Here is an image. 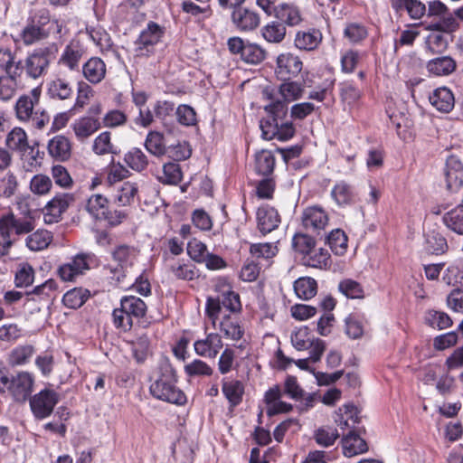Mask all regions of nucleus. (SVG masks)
<instances>
[{
  "label": "nucleus",
  "mask_w": 463,
  "mask_h": 463,
  "mask_svg": "<svg viewBox=\"0 0 463 463\" xmlns=\"http://www.w3.org/2000/svg\"><path fill=\"white\" fill-rule=\"evenodd\" d=\"M264 110L268 117L260 122L261 137L266 140L278 139L287 141L293 137L295 127L292 122H283V118L288 113L287 106L280 100L267 104Z\"/></svg>",
  "instance_id": "obj_1"
},
{
  "label": "nucleus",
  "mask_w": 463,
  "mask_h": 463,
  "mask_svg": "<svg viewBox=\"0 0 463 463\" xmlns=\"http://www.w3.org/2000/svg\"><path fill=\"white\" fill-rule=\"evenodd\" d=\"M175 371L169 365L160 367L158 377L151 383L149 391L151 395L160 401L183 405L186 402V396L177 387Z\"/></svg>",
  "instance_id": "obj_2"
},
{
  "label": "nucleus",
  "mask_w": 463,
  "mask_h": 463,
  "mask_svg": "<svg viewBox=\"0 0 463 463\" xmlns=\"http://www.w3.org/2000/svg\"><path fill=\"white\" fill-rule=\"evenodd\" d=\"M283 393L293 400H300L304 396V390L298 384L297 378L288 376L284 383L283 391L279 385L269 388L264 395V402L267 406V414L273 416L279 413H286L292 410V405L281 401Z\"/></svg>",
  "instance_id": "obj_3"
},
{
  "label": "nucleus",
  "mask_w": 463,
  "mask_h": 463,
  "mask_svg": "<svg viewBox=\"0 0 463 463\" xmlns=\"http://www.w3.org/2000/svg\"><path fill=\"white\" fill-rule=\"evenodd\" d=\"M146 305L139 298L125 296L120 300V307L113 311V322L116 327L124 331L129 330L133 326V318H141L146 313Z\"/></svg>",
  "instance_id": "obj_4"
},
{
  "label": "nucleus",
  "mask_w": 463,
  "mask_h": 463,
  "mask_svg": "<svg viewBox=\"0 0 463 463\" xmlns=\"http://www.w3.org/2000/svg\"><path fill=\"white\" fill-rule=\"evenodd\" d=\"M33 377L27 372H20L9 376L6 371L0 370V392H8L14 401L24 402L31 395Z\"/></svg>",
  "instance_id": "obj_5"
},
{
  "label": "nucleus",
  "mask_w": 463,
  "mask_h": 463,
  "mask_svg": "<svg viewBox=\"0 0 463 463\" xmlns=\"http://www.w3.org/2000/svg\"><path fill=\"white\" fill-rule=\"evenodd\" d=\"M50 63V55L46 51H34L24 60L17 61V65L20 67L19 76L23 80L24 73L26 78L38 80L47 73Z\"/></svg>",
  "instance_id": "obj_6"
},
{
  "label": "nucleus",
  "mask_w": 463,
  "mask_h": 463,
  "mask_svg": "<svg viewBox=\"0 0 463 463\" xmlns=\"http://www.w3.org/2000/svg\"><path fill=\"white\" fill-rule=\"evenodd\" d=\"M290 340L297 350H309L310 359L313 363L320 361L326 350L325 342L316 338L307 326H300L292 331Z\"/></svg>",
  "instance_id": "obj_7"
},
{
  "label": "nucleus",
  "mask_w": 463,
  "mask_h": 463,
  "mask_svg": "<svg viewBox=\"0 0 463 463\" xmlns=\"http://www.w3.org/2000/svg\"><path fill=\"white\" fill-rule=\"evenodd\" d=\"M95 256L92 253H79L71 261L61 265L57 273L62 281H74L90 269Z\"/></svg>",
  "instance_id": "obj_8"
},
{
  "label": "nucleus",
  "mask_w": 463,
  "mask_h": 463,
  "mask_svg": "<svg viewBox=\"0 0 463 463\" xmlns=\"http://www.w3.org/2000/svg\"><path fill=\"white\" fill-rule=\"evenodd\" d=\"M59 402V394L50 389L42 390L30 399V407L33 416L38 420L49 417Z\"/></svg>",
  "instance_id": "obj_9"
},
{
  "label": "nucleus",
  "mask_w": 463,
  "mask_h": 463,
  "mask_svg": "<svg viewBox=\"0 0 463 463\" xmlns=\"http://www.w3.org/2000/svg\"><path fill=\"white\" fill-rule=\"evenodd\" d=\"M86 211L97 220H108L111 224L116 225L122 222L126 217L121 212H115L117 219L114 220L112 214L109 213V201L100 194L90 195L85 205Z\"/></svg>",
  "instance_id": "obj_10"
},
{
  "label": "nucleus",
  "mask_w": 463,
  "mask_h": 463,
  "mask_svg": "<svg viewBox=\"0 0 463 463\" xmlns=\"http://www.w3.org/2000/svg\"><path fill=\"white\" fill-rule=\"evenodd\" d=\"M164 31L161 26L154 22H149L146 28L144 29L138 39L135 43V52L137 56H147L154 51V46L159 43Z\"/></svg>",
  "instance_id": "obj_11"
},
{
  "label": "nucleus",
  "mask_w": 463,
  "mask_h": 463,
  "mask_svg": "<svg viewBox=\"0 0 463 463\" xmlns=\"http://www.w3.org/2000/svg\"><path fill=\"white\" fill-rule=\"evenodd\" d=\"M74 201L71 194H59L50 200L43 210V220L47 224L58 222L61 215L67 211L70 204Z\"/></svg>",
  "instance_id": "obj_12"
},
{
  "label": "nucleus",
  "mask_w": 463,
  "mask_h": 463,
  "mask_svg": "<svg viewBox=\"0 0 463 463\" xmlns=\"http://www.w3.org/2000/svg\"><path fill=\"white\" fill-rule=\"evenodd\" d=\"M279 92L282 99H275L272 90L269 88L263 90L262 95L266 99L270 101L269 103L280 100L287 106L286 103L299 99L303 96L304 86L301 82L286 80L280 84Z\"/></svg>",
  "instance_id": "obj_13"
},
{
  "label": "nucleus",
  "mask_w": 463,
  "mask_h": 463,
  "mask_svg": "<svg viewBox=\"0 0 463 463\" xmlns=\"http://www.w3.org/2000/svg\"><path fill=\"white\" fill-rule=\"evenodd\" d=\"M300 59L289 52L282 53L277 58V77L282 80L297 76L302 71Z\"/></svg>",
  "instance_id": "obj_14"
},
{
  "label": "nucleus",
  "mask_w": 463,
  "mask_h": 463,
  "mask_svg": "<svg viewBox=\"0 0 463 463\" xmlns=\"http://www.w3.org/2000/svg\"><path fill=\"white\" fill-rule=\"evenodd\" d=\"M138 256V250L128 245L117 246L112 251V259L118 265L111 269V272H120L122 276L128 272V269L132 268Z\"/></svg>",
  "instance_id": "obj_15"
},
{
  "label": "nucleus",
  "mask_w": 463,
  "mask_h": 463,
  "mask_svg": "<svg viewBox=\"0 0 463 463\" xmlns=\"http://www.w3.org/2000/svg\"><path fill=\"white\" fill-rule=\"evenodd\" d=\"M19 71L0 73V99L7 101L12 99L19 89L24 87L19 76Z\"/></svg>",
  "instance_id": "obj_16"
},
{
  "label": "nucleus",
  "mask_w": 463,
  "mask_h": 463,
  "mask_svg": "<svg viewBox=\"0 0 463 463\" xmlns=\"http://www.w3.org/2000/svg\"><path fill=\"white\" fill-rule=\"evenodd\" d=\"M257 227L262 235H266L276 230L281 218L278 211L269 205L261 206L257 211Z\"/></svg>",
  "instance_id": "obj_17"
},
{
  "label": "nucleus",
  "mask_w": 463,
  "mask_h": 463,
  "mask_svg": "<svg viewBox=\"0 0 463 463\" xmlns=\"http://www.w3.org/2000/svg\"><path fill=\"white\" fill-rule=\"evenodd\" d=\"M328 220L326 212L319 206L307 207L302 213L303 226L312 232L324 230L328 223Z\"/></svg>",
  "instance_id": "obj_18"
},
{
  "label": "nucleus",
  "mask_w": 463,
  "mask_h": 463,
  "mask_svg": "<svg viewBox=\"0 0 463 463\" xmlns=\"http://www.w3.org/2000/svg\"><path fill=\"white\" fill-rule=\"evenodd\" d=\"M222 337L217 333H210L204 339L194 342V348L199 356L213 359L222 348Z\"/></svg>",
  "instance_id": "obj_19"
},
{
  "label": "nucleus",
  "mask_w": 463,
  "mask_h": 463,
  "mask_svg": "<svg viewBox=\"0 0 463 463\" xmlns=\"http://www.w3.org/2000/svg\"><path fill=\"white\" fill-rule=\"evenodd\" d=\"M101 126V122L97 118L80 117L73 122L71 128L76 138L84 142L97 132Z\"/></svg>",
  "instance_id": "obj_20"
},
{
  "label": "nucleus",
  "mask_w": 463,
  "mask_h": 463,
  "mask_svg": "<svg viewBox=\"0 0 463 463\" xmlns=\"http://www.w3.org/2000/svg\"><path fill=\"white\" fill-rule=\"evenodd\" d=\"M430 104L439 112L449 113L455 106V97L448 87L435 89L429 97Z\"/></svg>",
  "instance_id": "obj_21"
},
{
  "label": "nucleus",
  "mask_w": 463,
  "mask_h": 463,
  "mask_svg": "<svg viewBox=\"0 0 463 463\" xmlns=\"http://www.w3.org/2000/svg\"><path fill=\"white\" fill-rule=\"evenodd\" d=\"M447 188L451 192H458L463 185V164L452 156L446 164Z\"/></svg>",
  "instance_id": "obj_22"
},
{
  "label": "nucleus",
  "mask_w": 463,
  "mask_h": 463,
  "mask_svg": "<svg viewBox=\"0 0 463 463\" xmlns=\"http://www.w3.org/2000/svg\"><path fill=\"white\" fill-rule=\"evenodd\" d=\"M233 24L241 31H252L260 23V15L247 8L235 9L232 14Z\"/></svg>",
  "instance_id": "obj_23"
},
{
  "label": "nucleus",
  "mask_w": 463,
  "mask_h": 463,
  "mask_svg": "<svg viewBox=\"0 0 463 463\" xmlns=\"http://www.w3.org/2000/svg\"><path fill=\"white\" fill-rule=\"evenodd\" d=\"M335 421L342 430H355L360 422L359 411L353 404H345L335 412Z\"/></svg>",
  "instance_id": "obj_24"
},
{
  "label": "nucleus",
  "mask_w": 463,
  "mask_h": 463,
  "mask_svg": "<svg viewBox=\"0 0 463 463\" xmlns=\"http://www.w3.org/2000/svg\"><path fill=\"white\" fill-rule=\"evenodd\" d=\"M457 69L456 61L450 56H440L430 60L426 64L427 71L436 77L452 74Z\"/></svg>",
  "instance_id": "obj_25"
},
{
  "label": "nucleus",
  "mask_w": 463,
  "mask_h": 463,
  "mask_svg": "<svg viewBox=\"0 0 463 463\" xmlns=\"http://www.w3.org/2000/svg\"><path fill=\"white\" fill-rule=\"evenodd\" d=\"M107 72L105 62L99 57L90 58L82 66L84 78L92 84L101 82Z\"/></svg>",
  "instance_id": "obj_26"
},
{
  "label": "nucleus",
  "mask_w": 463,
  "mask_h": 463,
  "mask_svg": "<svg viewBox=\"0 0 463 463\" xmlns=\"http://www.w3.org/2000/svg\"><path fill=\"white\" fill-rule=\"evenodd\" d=\"M113 187V201L120 206H127L134 202L138 187L136 183L126 181Z\"/></svg>",
  "instance_id": "obj_27"
},
{
  "label": "nucleus",
  "mask_w": 463,
  "mask_h": 463,
  "mask_svg": "<svg viewBox=\"0 0 463 463\" xmlns=\"http://www.w3.org/2000/svg\"><path fill=\"white\" fill-rule=\"evenodd\" d=\"M343 452L345 457L352 458L368 450V446L355 430H350L342 439Z\"/></svg>",
  "instance_id": "obj_28"
},
{
  "label": "nucleus",
  "mask_w": 463,
  "mask_h": 463,
  "mask_svg": "<svg viewBox=\"0 0 463 463\" xmlns=\"http://www.w3.org/2000/svg\"><path fill=\"white\" fill-rule=\"evenodd\" d=\"M218 328L225 338L232 341L240 340L244 335V329L239 319L231 315L222 317Z\"/></svg>",
  "instance_id": "obj_29"
},
{
  "label": "nucleus",
  "mask_w": 463,
  "mask_h": 463,
  "mask_svg": "<svg viewBox=\"0 0 463 463\" xmlns=\"http://www.w3.org/2000/svg\"><path fill=\"white\" fill-rule=\"evenodd\" d=\"M273 15L283 24L294 26L301 22V15L298 8L292 4L280 3L274 6Z\"/></svg>",
  "instance_id": "obj_30"
},
{
  "label": "nucleus",
  "mask_w": 463,
  "mask_h": 463,
  "mask_svg": "<svg viewBox=\"0 0 463 463\" xmlns=\"http://www.w3.org/2000/svg\"><path fill=\"white\" fill-rule=\"evenodd\" d=\"M84 51L78 43L68 44L59 59V63L69 68L71 71L78 70L82 59Z\"/></svg>",
  "instance_id": "obj_31"
},
{
  "label": "nucleus",
  "mask_w": 463,
  "mask_h": 463,
  "mask_svg": "<svg viewBox=\"0 0 463 463\" xmlns=\"http://www.w3.org/2000/svg\"><path fill=\"white\" fill-rule=\"evenodd\" d=\"M222 391L228 400L231 408H234L241 402L244 394V386L241 381L223 379Z\"/></svg>",
  "instance_id": "obj_32"
},
{
  "label": "nucleus",
  "mask_w": 463,
  "mask_h": 463,
  "mask_svg": "<svg viewBox=\"0 0 463 463\" xmlns=\"http://www.w3.org/2000/svg\"><path fill=\"white\" fill-rule=\"evenodd\" d=\"M392 7L400 12L406 10L411 19L419 20L426 13V5L420 0H390Z\"/></svg>",
  "instance_id": "obj_33"
},
{
  "label": "nucleus",
  "mask_w": 463,
  "mask_h": 463,
  "mask_svg": "<svg viewBox=\"0 0 463 463\" xmlns=\"http://www.w3.org/2000/svg\"><path fill=\"white\" fill-rule=\"evenodd\" d=\"M48 94L53 99L65 100L72 96L73 88L67 79L57 77L49 82Z\"/></svg>",
  "instance_id": "obj_34"
},
{
  "label": "nucleus",
  "mask_w": 463,
  "mask_h": 463,
  "mask_svg": "<svg viewBox=\"0 0 463 463\" xmlns=\"http://www.w3.org/2000/svg\"><path fill=\"white\" fill-rule=\"evenodd\" d=\"M322 40V34L318 30L299 31L295 36V46L303 51L315 50Z\"/></svg>",
  "instance_id": "obj_35"
},
{
  "label": "nucleus",
  "mask_w": 463,
  "mask_h": 463,
  "mask_svg": "<svg viewBox=\"0 0 463 463\" xmlns=\"http://www.w3.org/2000/svg\"><path fill=\"white\" fill-rule=\"evenodd\" d=\"M71 142L62 135L52 137L48 143L49 154L59 160H67L71 156Z\"/></svg>",
  "instance_id": "obj_36"
},
{
  "label": "nucleus",
  "mask_w": 463,
  "mask_h": 463,
  "mask_svg": "<svg viewBox=\"0 0 463 463\" xmlns=\"http://www.w3.org/2000/svg\"><path fill=\"white\" fill-rule=\"evenodd\" d=\"M135 359L138 363L144 362L151 354V342L146 333L137 334L130 341Z\"/></svg>",
  "instance_id": "obj_37"
},
{
  "label": "nucleus",
  "mask_w": 463,
  "mask_h": 463,
  "mask_svg": "<svg viewBox=\"0 0 463 463\" xmlns=\"http://www.w3.org/2000/svg\"><path fill=\"white\" fill-rule=\"evenodd\" d=\"M57 288V283L53 279H48L44 283L35 287L32 292H28L27 303L34 306L36 302L43 303V298L51 297Z\"/></svg>",
  "instance_id": "obj_38"
},
{
  "label": "nucleus",
  "mask_w": 463,
  "mask_h": 463,
  "mask_svg": "<svg viewBox=\"0 0 463 463\" xmlns=\"http://www.w3.org/2000/svg\"><path fill=\"white\" fill-rule=\"evenodd\" d=\"M294 290L298 298L308 300L316 296L317 292V284L312 278H299L294 282Z\"/></svg>",
  "instance_id": "obj_39"
},
{
  "label": "nucleus",
  "mask_w": 463,
  "mask_h": 463,
  "mask_svg": "<svg viewBox=\"0 0 463 463\" xmlns=\"http://www.w3.org/2000/svg\"><path fill=\"white\" fill-rule=\"evenodd\" d=\"M424 322L431 328L438 330L447 329L452 325V319L447 313L434 309L426 311Z\"/></svg>",
  "instance_id": "obj_40"
},
{
  "label": "nucleus",
  "mask_w": 463,
  "mask_h": 463,
  "mask_svg": "<svg viewBox=\"0 0 463 463\" xmlns=\"http://www.w3.org/2000/svg\"><path fill=\"white\" fill-rule=\"evenodd\" d=\"M91 148L98 156L117 153V147L112 143L111 133L109 131H103L99 134L94 138Z\"/></svg>",
  "instance_id": "obj_41"
},
{
  "label": "nucleus",
  "mask_w": 463,
  "mask_h": 463,
  "mask_svg": "<svg viewBox=\"0 0 463 463\" xmlns=\"http://www.w3.org/2000/svg\"><path fill=\"white\" fill-rule=\"evenodd\" d=\"M286 26L279 22L273 21L268 23L261 28V34L263 38L271 43H281L286 36Z\"/></svg>",
  "instance_id": "obj_42"
},
{
  "label": "nucleus",
  "mask_w": 463,
  "mask_h": 463,
  "mask_svg": "<svg viewBox=\"0 0 463 463\" xmlns=\"http://www.w3.org/2000/svg\"><path fill=\"white\" fill-rule=\"evenodd\" d=\"M52 241V233L47 230H37L26 238V246L33 251L46 249Z\"/></svg>",
  "instance_id": "obj_43"
},
{
  "label": "nucleus",
  "mask_w": 463,
  "mask_h": 463,
  "mask_svg": "<svg viewBox=\"0 0 463 463\" xmlns=\"http://www.w3.org/2000/svg\"><path fill=\"white\" fill-rule=\"evenodd\" d=\"M331 196L339 206L353 203L354 197L352 187L345 182L337 183L331 191Z\"/></svg>",
  "instance_id": "obj_44"
},
{
  "label": "nucleus",
  "mask_w": 463,
  "mask_h": 463,
  "mask_svg": "<svg viewBox=\"0 0 463 463\" xmlns=\"http://www.w3.org/2000/svg\"><path fill=\"white\" fill-rule=\"evenodd\" d=\"M443 222L452 232L463 235V205H458L446 213Z\"/></svg>",
  "instance_id": "obj_45"
},
{
  "label": "nucleus",
  "mask_w": 463,
  "mask_h": 463,
  "mask_svg": "<svg viewBox=\"0 0 463 463\" xmlns=\"http://www.w3.org/2000/svg\"><path fill=\"white\" fill-rule=\"evenodd\" d=\"M12 232V222L9 213H7L0 218V253L2 255H5L13 245Z\"/></svg>",
  "instance_id": "obj_46"
},
{
  "label": "nucleus",
  "mask_w": 463,
  "mask_h": 463,
  "mask_svg": "<svg viewBox=\"0 0 463 463\" xmlns=\"http://www.w3.org/2000/svg\"><path fill=\"white\" fill-rule=\"evenodd\" d=\"M6 146L12 150L26 152L29 145L25 131L21 128H14L7 135Z\"/></svg>",
  "instance_id": "obj_47"
},
{
  "label": "nucleus",
  "mask_w": 463,
  "mask_h": 463,
  "mask_svg": "<svg viewBox=\"0 0 463 463\" xmlns=\"http://www.w3.org/2000/svg\"><path fill=\"white\" fill-rule=\"evenodd\" d=\"M303 260L305 264L310 267L323 269L328 266L330 254L327 250L314 247L309 253L304 256Z\"/></svg>",
  "instance_id": "obj_48"
},
{
  "label": "nucleus",
  "mask_w": 463,
  "mask_h": 463,
  "mask_svg": "<svg viewBox=\"0 0 463 463\" xmlns=\"http://www.w3.org/2000/svg\"><path fill=\"white\" fill-rule=\"evenodd\" d=\"M89 298V291L81 288H75L67 291L63 298L62 302L64 306L69 308L80 307Z\"/></svg>",
  "instance_id": "obj_49"
},
{
  "label": "nucleus",
  "mask_w": 463,
  "mask_h": 463,
  "mask_svg": "<svg viewBox=\"0 0 463 463\" xmlns=\"http://www.w3.org/2000/svg\"><path fill=\"white\" fill-rule=\"evenodd\" d=\"M426 249L433 254L444 253L448 249L445 237L436 231H430L426 234Z\"/></svg>",
  "instance_id": "obj_50"
},
{
  "label": "nucleus",
  "mask_w": 463,
  "mask_h": 463,
  "mask_svg": "<svg viewBox=\"0 0 463 463\" xmlns=\"http://www.w3.org/2000/svg\"><path fill=\"white\" fill-rule=\"evenodd\" d=\"M34 279V269L27 263L19 264L14 276V284L18 288H26L33 284Z\"/></svg>",
  "instance_id": "obj_51"
},
{
  "label": "nucleus",
  "mask_w": 463,
  "mask_h": 463,
  "mask_svg": "<svg viewBox=\"0 0 463 463\" xmlns=\"http://www.w3.org/2000/svg\"><path fill=\"white\" fill-rule=\"evenodd\" d=\"M341 100L347 105L354 104L362 95L359 88L352 81H344L339 84Z\"/></svg>",
  "instance_id": "obj_52"
},
{
  "label": "nucleus",
  "mask_w": 463,
  "mask_h": 463,
  "mask_svg": "<svg viewBox=\"0 0 463 463\" xmlns=\"http://www.w3.org/2000/svg\"><path fill=\"white\" fill-rule=\"evenodd\" d=\"M158 180L163 184H177L182 180V171L179 165L172 162L165 164Z\"/></svg>",
  "instance_id": "obj_53"
},
{
  "label": "nucleus",
  "mask_w": 463,
  "mask_h": 463,
  "mask_svg": "<svg viewBox=\"0 0 463 463\" xmlns=\"http://www.w3.org/2000/svg\"><path fill=\"white\" fill-rule=\"evenodd\" d=\"M327 243L335 254L343 255L347 249V237L343 231L336 229L328 235Z\"/></svg>",
  "instance_id": "obj_54"
},
{
  "label": "nucleus",
  "mask_w": 463,
  "mask_h": 463,
  "mask_svg": "<svg viewBox=\"0 0 463 463\" xmlns=\"http://www.w3.org/2000/svg\"><path fill=\"white\" fill-rule=\"evenodd\" d=\"M145 146L146 150L154 156H159L165 153L164 137L159 132H149L146 137Z\"/></svg>",
  "instance_id": "obj_55"
},
{
  "label": "nucleus",
  "mask_w": 463,
  "mask_h": 463,
  "mask_svg": "<svg viewBox=\"0 0 463 463\" xmlns=\"http://www.w3.org/2000/svg\"><path fill=\"white\" fill-rule=\"evenodd\" d=\"M222 305L232 313L241 310V304L238 293L232 290L229 285L222 291L219 297Z\"/></svg>",
  "instance_id": "obj_56"
},
{
  "label": "nucleus",
  "mask_w": 463,
  "mask_h": 463,
  "mask_svg": "<svg viewBox=\"0 0 463 463\" xmlns=\"http://www.w3.org/2000/svg\"><path fill=\"white\" fill-rule=\"evenodd\" d=\"M125 163L135 171L144 170L147 164L146 156L139 148H132L124 157Z\"/></svg>",
  "instance_id": "obj_57"
},
{
  "label": "nucleus",
  "mask_w": 463,
  "mask_h": 463,
  "mask_svg": "<svg viewBox=\"0 0 463 463\" xmlns=\"http://www.w3.org/2000/svg\"><path fill=\"white\" fill-rule=\"evenodd\" d=\"M275 157L271 152L262 150L256 155V170L259 174L268 175L273 172Z\"/></svg>",
  "instance_id": "obj_58"
},
{
  "label": "nucleus",
  "mask_w": 463,
  "mask_h": 463,
  "mask_svg": "<svg viewBox=\"0 0 463 463\" xmlns=\"http://www.w3.org/2000/svg\"><path fill=\"white\" fill-rule=\"evenodd\" d=\"M52 187V179L45 175H35L30 182V190L33 194L37 195L48 194Z\"/></svg>",
  "instance_id": "obj_59"
},
{
  "label": "nucleus",
  "mask_w": 463,
  "mask_h": 463,
  "mask_svg": "<svg viewBox=\"0 0 463 463\" xmlns=\"http://www.w3.org/2000/svg\"><path fill=\"white\" fill-rule=\"evenodd\" d=\"M34 349L32 345H19L12 350L9 354V364L12 365H22L26 364L33 356Z\"/></svg>",
  "instance_id": "obj_60"
},
{
  "label": "nucleus",
  "mask_w": 463,
  "mask_h": 463,
  "mask_svg": "<svg viewBox=\"0 0 463 463\" xmlns=\"http://www.w3.org/2000/svg\"><path fill=\"white\" fill-rule=\"evenodd\" d=\"M344 35L351 43H358L367 37L368 32L363 24L351 23L345 26Z\"/></svg>",
  "instance_id": "obj_61"
},
{
  "label": "nucleus",
  "mask_w": 463,
  "mask_h": 463,
  "mask_svg": "<svg viewBox=\"0 0 463 463\" xmlns=\"http://www.w3.org/2000/svg\"><path fill=\"white\" fill-rule=\"evenodd\" d=\"M265 56L266 52L260 45L247 43L241 59L248 63L257 64L261 62Z\"/></svg>",
  "instance_id": "obj_62"
},
{
  "label": "nucleus",
  "mask_w": 463,
  "mask_h": 463,
  "mask_svg": "<svg viewBox=\"0 0 463 463\" xmlns=\"http://www.w3.org/2000/svg\"><path fill=\"white\" fill-rule=\"evenodd\" d=\"M34 104L29 99V96H21L15 105V111L17 118L22 121H28L33 116Z\"/></svg>",
  "instance_id": "obj_63"
},
{
  "label": "nucleus",
  "mask_w": 463,
  "mask_h": 463,
  "mask_svg": "<svg viewBox=\"0 0 463 463\" xmlns=\"http://www.w3.org/2000/svg\"><path fill=\"white\" fill-rule=\"evenodd\" d=\"M184 372L189 376H211L213 368L200 359H194L184 366Z\"/></svg>",
  "instance_id": "obj_64"
}]
</instances>
